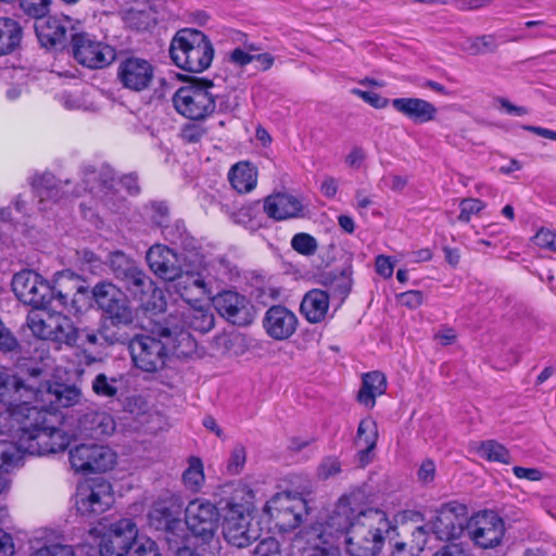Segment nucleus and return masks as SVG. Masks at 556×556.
Returning <instances> with one entry per match:
<instances>
[{"label":"nucleus","mask_w":556,"mask_h":556,"mask_svg":"<svg viewBox=\"0 0 556 556\" xmlns=\"http://www.w3.org/2000/svg\"><path fill=\"white\" fill-rule=\"evenodd\" d=\"M29 391L34 397L23 396L0 412V479L5 482L1 493L9 486L3 472L17 466L24 454H53L70 445V435L52 422L50 410L74 406L83 399L75 386L42 382L40 378Z\"/></svg>","instance_id":"nucleus-1"},{"label":"nucleus","mask_w":556,"mask_h":556,"mask_svg":"<svg viewBox=\"0 0 556 556\" xmlns=\"http://www.w3.org/2000/svg\"><path fill=\"white\" fill-rule=\"evenodd\" d=\"M364 494L342 495L334 507L302 529L293 540L301 556H342L343 543L351 556H377L394 530L383 510L363 508Z\"/></svg>","instance_id":"nucleus-2"},{"label":"nucleus","mask_w":556,"mask_h":556,"mask_svg":"<svg viewBox=\"0 0 556 556\" xmlns=\"http://www.w3.org/2000/svg\"><path fill=\"white\" fill-rule=\"evenodd\" d=\"M253 491L242 482L229 483L222 489L219 501L223 534L233 546L245 547L260 538V528L253 523Z\"/></svg>","instance_id":"nucleus-3"},{"label":"nucleus","mask_w":556,"mask_h":556,"mask_svg":"<svg viewBox=\"0 0 556 556\" xmlns=\"http://www.w3.org/2000/svg\"><path fill=\"white\" fill-rule=\"evenodd\" d=\"M182 345L187 348V352L193 349L194 342L189 332L184 329L178 331L177 328H164L159 338L150 334L135 337L130 341L129 350L137 368L155 372L164 368L169 353Z\"/></svg>","instance_id":"nucleus-4"},{"label":"nucleus","mask_w":556,"mask_h":556,"mask_svg":"<svg viewBox=\"0 0 556 556\" xmlns=\"http://www.w3.org/2000/svg\"><path fill=\"white\" fill-rule=\"evenodd\" d=\"M169 52L178 67L193 73L208 68L214 58V48L207 36L191 28L181 29L175 35Z\"/></svg>","instance_id":"nucleus-5"},{"label":"nucleus","mask_w":556,"mask_h":556,"mask_svg":"<svg viewBox=\"0 0 556 556\" xmlns=\"http://www.w3.org/2000/svg\"><path fill=\"white\" fill-rule=\"evenodd\" d=\"M58 305L31 309L27 315V326L33 334L41 340L51 341L58 345L71 343L75 338V325L61 312Z\"/></svg>","instance_id":"nucleus-6"},{"label":"nucleus","mask_w":556,"mask_h":556,"mask_svg":"<svg viewBox=\"0 0 556 556\" xmlns=\"http://www.w3.org/2000/svg\"><path fill=\"white\" fill-rule=\"evenodd\" d=\"M212 89L213 83L208 80H197L180 87L173 96L175 110L188 119H205L216 109V96Z\"/></svg>","instance_id":"nucleus-7"},{"label":"nucleus","mask_w":556,"mask_h":556,"mask_svg":"<svg viewBox=\"0 0 556 556\" xmlns=\"http://www.w3.org/2000/svg\"><path fill=\"white\" fill-rule=\"evenodd\" d=\"M89 536L98 544L101 556H125L138 536L136 523L123 518L112 523L100 522L89 531Z\"/></svg>","instance_id":"nucleus-8"},{"label":"nucleus","mask_w":556,"mask_h":556,"mask_svg":"<svg viewBox=\"0 0 556 556\" xmlns=\"http://www.w3.org/2000/svg\"><path fill=\"white\" fill-rule=\"evenodd\" d=\"M220 507H216L212 502L205 498H194L190 501L185 509V522L194 536L201 542V545L217 551V541L215 533L218 528L219 517H222Z\"/></svg>","instance_id":"nucleus-9"},{"label":"nucleus","mask_w":556,"mask_h":556,"mask_svg":"<svg viewBox=\"0 0 556 556\" xmlns=\"http://www.w3.org/2000/svg\"><path fill=\"white\" fill-rule=\"evenodd\" d=\"M264 513L280 532L295 529L307 515L306 501L298 494L278 493L265 505Z\"/></svg>","instance_id":"nucleus-10"},{"label":"nucleus","mask_w":556,"mask_h":556,"mask_svg":"<svg viewBox=\"0 0 556 556\" xmlns=\"http://www.w3.org/2000/svg\"><path fill=\"white\" fill-rule=\"evenodd\" d=\"M12 290L16 298L33 309L53 304L56 287H51L39 274L23 270L14 275Z\"/></svg>","instance_id":"nucleus-11"},{"label":"nucleus","mask_w":556,"mask_h":556,"mask_svg":"<svg viewBox=\"0 0 556 556\" xmlns=\"http://www.w3.org/2000/svg\"><path fill=\"white\" fill-rule=\"evenodd\" d=\"M113 502L112 485L102 478L85 480L77 485L75 506L81 516L102 514Z\"/></svg>","instance_id":"nucleus-12"},{"label":"nucleus","mask_w":556,"mask_h":556,"mask_svg":"<svg viewBox=\"0 0 556 556\" xmlns=\"http://www.w3.org/2000/svg\"><path fill=\"white\" fill-rule=\"evenodd\" d=\"M74 59L89 68H102L110 65L116 56L115 49L98 40L87 33L75 34L72 37Z\"/></svg>","instance_id":"nucleus-13"},{"label":"nucleus","mask_w":556,"mask_h":556,"mask_svg":"<svg viewBox=\"0 0 556 556\" xmlns=\"http://www.w3.org/2000/svg\"><path fill=\"white\" fill-rule=\"evenodd\" d=\"M70 463L76 472H104L115 466L116 454L104 445L79 444L70 451Z\"/></svg>","instance_id":"nucleus-14"},{"label":"nucleus","mask_w":556,"mask_h":556,"mask_svg":"<svg viewBox=\"0 0 556 556\" xmlns=\"http://www.w3.org/2000/svg\"><path fill=\"white\" fill-rule=\"evenodd\" d=\"M468 519L464 504L451 502L442 505L427 523L431 533L441 541L457 539L463 533Z\"/></svg>","instance_id":"nucleus-15"},{"label":"nucleus","mask_w":556,"mask_h":556,"mask_svg":"<svg viewBox=\"0 0 556 556\" xmlns=\"http://www.w3.org/2000/svg\"><path fill=\"white\" fill-rule=\"evenodd\" d=\"M467 531L475 545L493 548L502 542L505 527L502 518L494 511L485 510L467 519Z\"/></svg>","instance_id":"nucleus-16"},{"label":"nucleus","mask_w":556,"mask_h":556,"mask_svg":"<svg viewBox=\"0 0 556 556\" xmlns=\"http://www.w3.org/2000/svg\"><path fill=\"white\" fill-rule=\"evenodd\" d=\"M216 311L233 325L247 326L254 318L253 306L242 294L235 291H224L213 298Z\"/></svg>","instance_id":"nucleus-17"},{"label":"nucleus","mask_w":556,"mask_h":556,"mask_svg":"<svg viewBox=\"0 0 556 556\" xmlns=\"http://www.w3.org/2000/svg\"><path fill=\"white\" fill-rule=\"evenodd\" d=\"M154 77L151 63L142 58L129 56L121 61L117 68V78L127 89L136 92L150 87Z\"/></svg>","instance_id":"nucleus-18"},{"label":"nucleus","mask_w":556,"mask_h":556,"mask_svg":"<svg viewBox=\"0 0 556 556\" xmlns=\"http://www.w3.org/2000/svg\"><path fill=\"white\" fill-rule=\"evenodd\" d=\"M299 319L295 313L283 305L270 306L263 317L266 334L277 341L291 338L298 329Z\"/></svg>","instance_id":"nucleus-19"},{"label":"nucleus","mask_w":556,"mask_h":556,"mask_svg":"<svg viewBox=\"0 0 556 556\" xmlns=\"http://www.w3.org/2000/svg\"><path fill=\"white\" fill-rule=\"evenodd\" d=\"M42 375V371L33 368L28 371V377L23 379L17 376L10 375L0 366V403L5 407L14 401L34 397V393L29 391L30 386L36 382Z\"/></svg>","instance_id":"nucleus-20"},{"label":"nucleus","mask_w":556,"mask_h":556,"mask_svg":"<svg viewBox=\"0 0 556 556\" xmlns=\"http://www.w3.org/2000/svg\"><path fill=\"white\" fill-rule=\"evenodd\" d=\"M168 292L177 293L187 305L197 303L200 299L210 295L208 282L199 273H184L182 269L175 279L169 280Z\"/></svg>","instance_id":"nucleus-21"},{"label":"nucleus","mask_w":556,"mask_h":556,"mask_svg":"<svg viewBox=\"0 0 556 556\" xmlns=\"http://www.w3.org/2000/svg\"><path fill=\"white\" fill-rule=\"evenodd\" d=\"M147 262L150 269L164 280H173L181 270L178 254L163 244H154L147 252Z\"/></svg>","instance_id":"nucleus-22"},{"label":"nucleus","mask_w":556,"mask_h":556,"mask_svg":"<svg viewBox=\"0 0 556 556\" xmlns=\"http://www.w3.org/2000/svg\"><path fill=\"white\" fill-rule=\"evenodd\" d=\"M181 506L179 497L174 495L156 502L149 513L150 525L156 530L173 533L181 527Z\"/></svg>","instance_id":"nucleus-23"},{"label":"nucleus","mask_w":556,"mask_h":556,"mask_svg":"<svg viewBox=\"0 0 556 556\" xmlns=\"http://www.w3.org/2000/svg\"><path fill=\"white\" fill-rule=\"evenodd\" d=\"M302 211H230L229 218L238 225L254 231L261 227H268L271 220H286L300 218Z\"/></svg>","instance_id":"nucleus-24"},{"label":"nucleus","mask_w":556,"mask_h":556,"mask_svg":"<svg viewBox=\"0 0 556 556\" xmlns=\"http://www.w3.org/2000/svg\"><path fill=\"white\" fill-rule=\"evenodd\" d=\"M97 178H103L104 205L115 204V202H113V198L122 189L126 190L128 194H135L139 190L136 176L125 175L116 180L115 174L110 167H104L103 172L101 173H96L94 170L86 172L84 181L89 182L90 180H94Z\"/></svg>","instance_id":"nucleus-25"},{"label":"nucleus","mask_w":556,"mask_h":556,"mask_svg":"<svg viewBox=\"0 0 556 556\" xmlns=\"http://www.w3.org/2000/svg\"><path fill=\"white\" fill-rule=\"evenodd\" d=\"M391 104L396 112L416 124L432 122L438 115L435 105L420 98H396Z\"/></svg>","instance_id":"nucleus-26"},{"label":"nucleus","mask_w":556,"mask_h":556,"mask_svg":"<svg viewBox=\"0 0 556 556\" xmlns=\"http://www.w3.org/2000/svg\"><path fill=\"white\" fill-rule=\"evenodd\" d=\"M115 428L112 415L102 410H88L78 419V431L84 437L102 439L113 434Z\"/></svg>","instance_id":"nucleus-27"},{"label":"nucleus","mask_w":556,"mask_h":556,"mask_svg":"<svg viewBox=\"0 0 556 556\" xmlns=\"http://www.w3.org/2000/svg\"><path fill=\"white\" fill-rule=\"evenodd\" d=\"M71 22L68 16L39 18L35 24V29L41 45L43 47H55L63 43Z\"/></svg>","instance_id":"nucleus-28"},{"label":"nucleus","mask_w":556,"mask_h":556,"mask_svg":"<svg viewBox=\"0 0 556 556\" xmlns=\"http://www.w3.org/2000/svg\"><path fill=\"white\" fill-rule=\"evenodd\" d=\"M378 426L375 419L366 417L361 420L355 438L357 458L361 466H366L372 459V452L378 441Z\"/></svg>","instance_id":"nucleus-29"},{"label":"nucleus","mask_w":556,"mask_h":556,"mask_svg":"<svg viewBox=\"0 0 556 556\" xmlns=\"http://www.w3.org/2000/svg\"><path fill=\"white\" fill-rule=\"evenodd\" d=\"M329 294L320 289L306 292L300 305L301 314L311 324H319L326 320L329 316Z\"/></svg>","instance_id":"nucleus-30"},{"label":"nucleus","mask_w":556,"mask_h":556,"mask_svg":"<svg viewBox=\"0 0 556 556\" xmlns=\"http://www.w3.org/2000/svg\"><path fill=\"white\" fill-rule=\"evenodd\" d=\"M35 192L39 198V203L51 201L56 203L62 198H68L71 194L79 195L80 192L71 188L70 181H55L52 176H43L35 184Z\"/></svg>","instance_id":"nucleus-31"},{"label":"nucleus","mask_w":556,"mask_h":556,"mask_svg":"<svg viewBox=\"0 0 556 556\" xmlns=\"http://www.w3.org/2000/svg\"><path fill=\"white\" fill-rule=\"evenodd\" d=\"M123 21L130 28L146 30L155 23V12L148 1L138 0L123 12Z\"/></svg>","instance_id":"nucleus-32"},{"label":"nucleus","mask_w":556,"mask_h":556,"mask_svg":"<svg viewBox=\"0 0 556 556\" xmlns=\"http://www.w3.org/2000/svg\"><path fill=\"white\" fill-rule=\"evenodd\" d=\"M228 179L237 192L248 193L257 185V169L248 162H239L230 168Z\"/></svg>","instance_id":"nucleus-33"},{"label":"nucleus","mask_w":556,"mask_h":556,"mask_svg":"<svg viewBox=\"0 0 556 556\" xmlns=\"http://www.w3.org/2000/svg\"><path fill=\"white\" fill-rule=\"evenodd\" d=\"M387 390V380L383 374L372 371L365 374L363 377V386L358 392V401L368 408H372L376 404V397L382 395Z\"/></svg>","instance_id":"nucleus-34"},{"label":"nucleus","mask_w":556,"mask_h":556,"mask_svg":"<svg viewBox=\"0 0 556 556\" xmlns=\"http://www.w3.org/2000/svg\"><path fill=\"white\" fill-rule=\"evenodd\" d=\"M181 315L184 325L195 331L205 333L214 326V315L208 307L193 303L188 305Z\"/></svg>","instance_id":"nucleus-35"},{"label":"nucleus","mask_w":556,"mask_h":556,"mask_svg":"<svg viewBox=\"0 0 556 556\" xmlns=\"http://www.w3.org/2000/svg\"><path fill=\"white\" fill-rule=\"evenodd\" d=\"M53 303L63 307L67 313L78 316L90 307V298L87 288L80 286L73 295L71 303L67 302V294L56 289Z\"/></svg>","instance_id":"nucleus-36"},{"label":"nucleus","mask_w":556,"mask_h":556,"mask_svg":"<svg viewBox=\"0 0 556 556\" xmlns=\"http://www.w3.org/2000/svg\"><path fill=\"white\" fill-rule=\"evenodd\" d=\"M481 458L489 462H498L502 464H509L511 457L509 451L501 443L494 440H486L483 442H475L470 445Z\"/></svg>","instance_id":"nucleus-37"},{"label":"nucleus","mask_w":556,"mask_h":556,"mask_svg":"<svg viewBox=\"0 0 556 556\" xmlns=\"http://www.w3.org/2000/svg\"><path fill=\"white\" fill-rule=\"evenodd\" d=\"M22 29L11 18H0V55L12 52L21 42Z\"/></svg>","instance_id":"nucleus-38"},{"label":"nucleus","mask_w":556,"mask_h":556,"mask_svg":"<svg viewBox=\"0 0 556 556\" xmlns=\"http://www.w3.org/2000/svg\"><path fill=\"white\" fill-rule=\"evenodd\" d=\"M304 205L300 194L287 189L274 191L264 200V208H302Z\"/></svg>","instance_id":"nucleus-39"},{"label":"nucleus","mask_w":556,"mask_h":556,"mask_svg":"<svg viewBox=\"0 0 556 556\" xmlns=\"http://www.w3.org/2000/svg\"><path fill=\"white\" fill-rule=\"evenodd\" d=\"M123 295L124 293L119 289L106 281L97 283L92 289V296L102 311H106Z\"/></svg>","instance_id":"nucleus-40"},{"label":"nucleus","mask_w":556,"mask_h":556,"mask_svg":"<svg viewBox=\"0 0 556 556\" xmlns=\"http://www.w3.org/2000/svg\"><path fill=\"white\" fill-rule=\"evenodd\" d=\"M182 480L187 489L198 492L205 481L203 463L198 457H191L188 462V468L182 475Z\"/></svg>","instance_id":"nucleus-41"},{"label":"nucleus","mask_w":556,"mask_h":556,"mask_svg":"<svg viewBox=\"0 0 556 556\" xmlns=\"http://www.w3.org/2000/svg\"><path fill=\"white\" fill-rule=\"evenodd\" d=\"M121 280H123L127 289L135 295L141 296L147 289L151 288L150 278L137 265L127 271Z\"/></svg>","instance_id":"nucleus-42"},{"label":"nucleus","mask_w":556,"mask_h":556,"mask_svg":"<svg viewBox=\"0 0 556 556\" xmlns=\"http://www.w3.org/2000/svg\"><path fill=\"white\" fill-rule=\"evenodd\" d=\"M122 378L108 377L105 374H98L92 381V391L102 397H115L118 393Z\"/></svg>","instance_id":"nucleus-43"},{"label":"nucleus","mask_w":556,"mask_h":556,"mask_svg":"<svg viewBox=\"0 0 556 556\" xmlns=\"http://www.w3.org/2000/svg\"><path fill=\"white\" fill-rule=\"evenodd\" d=\"M104 312L114 325H129L134 320V314L125 294Z\"/></svg>","instance_id":"nucleus-44"},{"label":"nucleus","mask_w":556,"mask_h":556,"mask_svg":"<svg viewBox=\"0 0 556 556\" xmlns=\"http://www.w3.org/2000/svg\"><path fill=\"white\" fill-rule=\"evenodd\" d=\"M104 312L114 325H129L134 320V314L125 294Z\"/></svg>","instance_id":"nucleus-45"},{"label":"nucleus","mask_w":556,"mask_h":556,"mask_svg":"<svg viewBox=\"0 0 556 556\" xmlns=\"http://www.w3.org/2000/svg\"><path fill=\"white\" fill-rule=\"evenodd\" d=\"M260 49L251 42H245L244 47L235 48L228 54V61L235 66L243 67L253 62V54Z\"/></svg>","instance_id":"nucleus-46"},{"label":"nucleus","mask_w":556,"mask_h":556,"mask_svg":"<svg viewBox=\"0 0 556 556\" xmlns=\"http://www.w3.org/2000/svg\"><path fill=\"white\" fill-rule=\"evenodd\" d=\"M111 268L116 278L121 279L127 271L131 270L137 264L127 257L123 252L116 251L110 255Z\"/></svg>","instance_id":"nucleus-47"},{"label":"nucleus","mask_w":556,"mask_h":556,"mask_svg":"<svg viewBox=\"0 0 556 556\" xmlns=\"http://www.w3.org/2000/svg\"><path fill=\"white\" fill-rule=\"evenodd\" d=\"M21 8L25 14L39 20L47 15L51 0H20Z\"/></svg>","instance_id":"nucleus-48"},{"label":"nucleus","mask_w":556,"mask_h":556,"mask_svg":"<svg viewBox=\"0 0 556 556\" xmlns=\"http://www.w3.org/2000/svg\"><path fill=\"white\" fill-rule=\"evenodd\" d=\"M292 248L304 255H312L317 250V241L308 233H296L291 241Z\"/></svg>","instance_id":"nucleus-49"},{"label":"nucleus","mask_w":556,"mask_h":556,"mask_svg":"<svg viewBox=\"0 0 556 556\" xmlns=\"http://www.w3.org/2000/svg\"><path fill=\"white\" fill-rule=\"evenodd\" d=\"M98 341L99 338L94 331L89 329H78L77 327H75L74 341L71 343H65V345L87 349L97 345Z\"/></svg>","instance_id":"nucleus-50"},{"label":"nucleus","mask_w":556,"mask_h":556,"mask_svg":"<svg viewBox=\"0 0 556 556\" xmlns=\"http://www.w3.org/2000/svg\"><path fill=\"white\" fill-rule=\"evenodd\" d=\"M131 556H161L155 542L149 538H138L134 542Z\"/></svg>","instance_id":"nucleus-51"},{"label":"nucleus","mask_w":556,"mask_h":556,"mask_svg":"<svg viewBox=\"0 0 556 556\" xmlns=\"http://www.w3.org/2000/svg\"><path fill=\"white\" fill-rule=\"evenodd\" d=\"M30 556H74L70 545L52 543L36 549Z\"/></svg>","instance_id":"nucleus-52"},{"label":"nucleus","mask_w":556,"mask_h":556,"mask_svg":"<svg viewBox=\"0 0 556 556\" xmlns=\"http://www.w3.org/2000/svg\"><path fill=\"white\" fill-rule=\"evenodd\" d=\"M430 532H431V530L427 527V525L416 527L414 530H412V532H410L412 540H410L409 544H410V548L413 552H415L417 554L425 548V546L428 542Z\"/></svg>","instance_id":"nucleus-53"},{"label":"nucleus","mask_w":556,"mask_h":556,"mask_svg":"<svg viewBox=\"0 0 556 556\" xmlns=\"http://www.w3.org/2000/svg\"><path fill=\"white\" fill-rule=\"evenodd\" d=\"M61 101L63 105L68 110H90L91 103L88 102L84 94L74 92V93H64L61 96Z\"/></svg>","instance_id":"nucleus-54"},{"label":"nucleus","mask_w":556,"mask_h":556,"mask_svg":"<svg viewBox=\"0 0 556 556\" xmlns=\"http://www.w3.org/2000/svg\"><path fill=\"white\" fill-rule=\"evenodd\" d=\"M245 460L247 454L244 447L241 445L233 447L228 460L227 470L232 475L241 472V470L244 467Z\"/></svg>","instance_id":"nucleus-55"},{"label":"nucleus","mask_w":556,"mask_h":556,"mask_svg":"<svg viewBox=\"0 0 556 556\" xmlns=\"http://www.w3.org/2000/svg\"><path fill=\"white\" fill-rule=\"evenodd\" d=\"M533 242L540 248L556 252V232L551 229L541 228L533 237Z\"/></svg>","instance_id":"nucleus-56"},{"label":"nucleus","mask_w":556,"mask_h":556,"mask_svg":"<svg viewBox=\"0 0 556 556\" xmlns=\"http://www.w3.org/2000/svg\"><path fill=\"white\" fill-rule=\"evenodd\" d=\"M351 278L344 274H341L333 278L329 283V289L334 295H339L344 299L351 290Z\"/></svg>","instance_id":"nucleus-57"},{"label":"nucleus","mask_w":556,"mask_h":556,"mask_svg":"<svg viewBox=\"0 0 556 556\" xmlns=\"http://www.w3.org/2000/svg\"><path fill=\"white\" fill-rule=\"evenodd\" d=\"M341 471V464L336 457H328L323 460L318 467V477L320 479H329L337 476Z\"/></svg>","instance_id":"nucleus-58"},{"label":"nucleus","mask_w":556,"mask_h":556,"mask_svg":"<svg viewBox=\"0 0 556 556\" xmlns=\"http://www.w3.org/2000/svg\"><path fill=\"white\" fill-rule=\"evenodd\" d=\"M280 545L273 538L262 540L254 551V556H279Z\"/></svg>","instance_id":"nucleus-59"},{"label":"nucleus","mask_w":556,"mask_h":556,"mask_svg":"<svg viewBox=\"0 0 556 556\" xmlns=\"http://www.w3.org/2000/svg\"><path fill=\"white\" fill-rule=\"evenodd\" d=\"M399 303L410 309L419 307L424 302V294L419 290H409L397 295Z\"/></svg>","instance_id":"nucleus-60"},{"label":"nucleus","mask_w":556,"mask_h":556,"mask_svg":"<svg viewBox=\"0 0 556 556\" xmlns=\"http://www.w3.org/2000/svg\"><path fill=\"white\" fill-rule=\"evenodd\" d=\"M352 92L376 109H383L389 103V100L387 98H383L380 94L372 91L353 89Z\"/></svg>","instance_id":"nucleus-61"},{"label":"nucleus","mask_w":556,"mask_h":556,"mask_svg":"<svg viewBox=\"0 0 556 556\" xmlns=\"http://www.w3.org/2000/svg\"><path fill=\"white\" fill-rule=\"evenodd\" d=\"M376 270L383 278H390L393 275L394 263L386 255H378L376 258Z\"/></svg>","instance_id":"nucleus-62"},{"label":"nucleus","mask_w":556,"mask_h":556,"mask_svg":"<svg viewBox=\"0 0 556 556\" xmlns=\"http://www.w3.org/2000/svg\"><path fill=\"white\" fill-rule=\"evenodd\" d=\"M407 177L399 174H388L382 178L384 187H388L394 191H401L407 184Z\"/></svg>","instance_id":"nucleus-63"},{"label":"nucleus","mask_w":556,"mask_h":556,"mask_svg":"<svg viewBox=\"0 0 556 556\" xmlns=\"http://www.w3.org/2000/svg\"><path fill=\"white\" fill-rule=\"evenodd\" d=\"M497 45L493 36H482L475 40V53L492 52L496 49Z\"/></svg>","instance_id":"nucleus-64"}]
</instances>
